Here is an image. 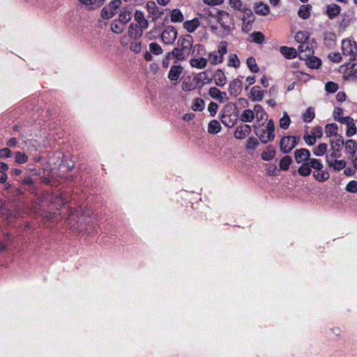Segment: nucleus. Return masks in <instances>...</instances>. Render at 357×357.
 Returning a JSON list of instances; mask_svg holds the SVG:
<instances>
[{"label":"nucleus","instance_id":"nucleus-13","mask_svg":"<svg viewBox=\"0 0 357 357\" xmlns=\"http://www.w3.org/2000/svg\"><path fill=\"white\" fill-rule=\"evenodd\" d=\"M135 20L139 27L146 29L149 26V22L145 19L144 13L140 10H136L134 15Z\"/></svg>","mask_w":357,"mask_h":357},{"label":"nucleus","instance_id":"nucleus-9","mask_svg":"<svg viewBox=\"0 0 357 357\" xmlns=\"http://www.w3.org/2000/svg\"><path fill=\"white\" fill-rule=\"evenodd\" d=\"M228 91L231 96L237 97L242 91L241 81L238 78L233 79L229 84Z\"/></svg>","mask_w":357,"mask_h":357},{"label":"nucleus","instance_id":"nucleus-53","mask_svg":"<svg viewBox=\"0 0 357 357\" xmlns=\"http://www.w3.org/2000/svg\"><path fill=\"white\" fill-rule=\"evenodd\" d=\"M115 14L116 13L114 12H113L112 10H110V8L108 6L104 7L101 10V13H100L101 17L103 19H107V20L112 18V17L114 16Z\"/></svg>","mask_w":357,"mask_h":357},{"label":"nucleus","instance_id":"nucleus-35","mask_svg":"<svg viewBox=\"0 0 357 357\" xmlns=\"http://www.w3.org/2000/svg\"><path fill=\"white\" fill-rule=\"evenodd\" d=\"M248 15V18L244 17L242 19V21H243L242 30L246 33L251 30V29H252L251 24L254 20L253 15H252V17H250V15Z\"/></svg>","mask_w":357,"mask_h":357},{"label":"nucleus","instance_id":"nucleus-7","mask_svg":"<svg viewBox=\"0 0 357 357\" xmlns=\"http://www.w3.org/2000/svg\"><path fill=\"white\" fill-rule=\"evenodd\" d=\"M238 120V115L236 112L229 113V111H223L221 115L222 123L228 128H232L235 126Z\"/></svg>","mask_w":357,"mask_h":357},{"label":"nucleus","instance_id":"nucleus-17","mask_svg":"<svg viewBox=\"0 0 357 357\" xmlns=\"http://www.w3.org/2000/svg\"><path fill=\"white\" fill-rule=\"evenodd\" d=\"M229 3L232 8L239 11H242L246 15H250V17H252V10L248 8H243L241 0H229Z\"/></svg>","mask_w":357,"mask_h":357},{"label":"nucleus","instance_id":"nucleus-45","mask_svg":"<svg viewBox=\"0 0 357 357\" xmlns=\"http://www.w3.org/2000/svg\"><path fill=\"white\" fill-rule=\"evenodd\" d=\"M197 86L196 82L194 81V78L191 82L183 81L182 82L181 88L185 91H191L195 90Z\"/></svg>","mask_w":357,"mask_h":357},{"label":"nucleus","instance_id":"nucleus-27","mask_svg":"<svg viewBox=\"0 0 357 357\" xmlns=\"http://www.w3.org/2000/svg\"><path fill=\"white\" fill-rule=\"evenodd\" d=\"M199 26V22L197 18H194L192 20H188L184 22V28L190 33L194 32Z\"/></svg>","mask_w":357,"mask_h":357},{"label":"nucleus","instance_id":"nucleus-3","mask_svg":"<svg viewBox=\"0 0 357 357\" xmlns=\"http://www.w3.org/2000/svg\"><path fill=\"white\" fill-rule=\"evenodd\" d=\"M310 165L311 169V174L313 178L318 182L323 183L328 181L330 178V174L319 159H316L312 162Z\"/></svg>","mask_w":357,"mask_h":357},{"label":"nucleus","instance_id":"nucleus-63","mask_svg":"<svg viewBox=\"0 0 357 357\" xmlns=\"http://www.w3.org/2000/svg\"><path fill=\"white\" fill-rule=\"evenodd\" d=\"M346 190L349 192L355 193L357 192V181H349L347 186H346Z\"/></svg>","mask_w":357,"mask_h":357},{"label":"nucleus","instance_id":"nucleus-20","mask_svg":"<svg viewBox=\"0 0 357 357\" xmlns=\"http://www.w3.org/2000/svg\"><path fill=\"white\" fill-rule=\"evenodd\" d=\"M255 118V107L252 110L246 109L243 111L240 116V120L245 123L252 122Z\"/></svg>","mask_w":357,"mask_h":357},{"label":"nucleus","instance_id":"nucleus-61","mask_svg":"<svg viewBox=\"0 0 357 357\" xmlns=\"http://www.w3.org/2000/svg\"><path fill=\"white\" fill-rule=\"evenodd\" d=\"M266 130H267V132H268L270 133V135L272 137H275V124H274V121H273V119H270L268 121V123L266 124Z\"/></svg>","mask_w":357,"mask_h":357},{"label":"nucleus","instance_id":"nucleus-22","mask_svg":"<svg viewBox=\"0 0 357 357\" xmlns=\"http://www.w3.org/2000/svg\"><path fill=\"white\" fill-rule=\"evenodd\" d=\"M255 118L257 122L260 123L261 121H266L267 119V114L260 105H255Z\"/></svg>","mask_w":357,"mask_h":357},{"label":"nucleus","instance_id":"nucleus-31","mask_svg":"<svg viewBox=\"0 0 357 357\" xmlns=\"http://www.w3.org/2000/svg\"><path fill=\"white\" fill-rule=\"evenodd\" d=\"M208 60L212 65H216L223 62V58H222L217 52H210L208 54L207 61Z\"/></svg>","mask_w":357,"mask_h":357},{"label":"nucleus","instance_id":"nucleus-16","mask_svg":"<svg viewBox=\"0 0 357 357\" xmlns=\"http://www.w3.org/2000/svg\"><path fill=\"white\" fill-rule=\"evenodd\" d=\"M144 29H142L138 26V24H134L132 23L128 29L129 36L137 40L139 39L143 33Z\"/></svg>","mask_w":357,"mask_h":357},{"label":"nucleus","instance_id":"nucleus-44","mask_svg":"<svg viewBox=\"0 0 357 357\" xmlns=\"http://www.w3.org/2000/svg\"><path fill=\"white\" fill-rule=\"evenodd\" d=\"M290 123V117L286 112H284L282 117L280 119V127L284 130H286L289 128Z\"/></svg>","mask_w":357,"mask_h":357},{"label":"nucleus","instance_id":"nucleus-57","mask_svg":"<svg viewBox=\"0 0 357 357\" xmlns=\"http://www.w3.org/2000/svg\"><path fill=\"white\" fill-rule=\"evenodd\" d=\"M227 43L226 41H221L218 46L217 52L222 58L224 59V55L227 52Z\"/></svg>","mask_w":357,"mask_h":357},{"label":"nucleus","instance_id":"nucleus-18","mask_svg":"<svg viewBox=\"0 0 357 357\" xmlns=\"http://www.w3.org/2000/svg\"><path fill=\"white\" fill-rule=\"evenodd\" d=\"M255 133L263 144H267L275 139V137H272L270 133L264 128L258 129Z\"/></svg>","mask_w":357,"mask_h":357},{"label":"nucleus","instance_id":"nucleus-15","mask_svg":"<svg viewBox=\"0 0 357 357\" xmlns=\"http://www.w3.org/2000/svg\"><path fill=\"white\" fill-rule=\"evenodd\" d=\"M194 81L198 87H202L204 84L209 83L211 79L208 77L207 73L204 71L195 76Z\"/></svg>","mask_w":357,"mask_h":357},{"label":"nucleus","instance_id":"nucleus-40","mask_svg":"<svg viewBox=\"0 0 357 357\" xmlns=\"http://www.w3.org/2000/svg\"><path fill=\"white\" fill-rule=\"evenodd\" d=\"M146 8L149 13L153 15H160V11L159 8L156 6L154 1H148L146 3Z\"/></svg>","mask_w":357,"mask_h":357},{"label":"nucleus","instance_id":"nucleus-39","mask_svg":"<svg viewBox=\"0 0 357 357\" xmlns=\"http://www.w3.org/2000/svg\"><path fill=\"white\" fill-rule=\"evenodd\" d=\"M308 58L307 64L311 68H318L321 65V61L320 59L316 56H306Z\"/></svg>","mask_w":357,"mask_h":357},{"label":"nucleus","instance_id":"nucleus-62","mask_svg":"<svg viewBox=\"0 0 357 357\" xmlns=\"http://www.w3.org/2000/svg\"><path fill=\"white\" fill-rule=\"evenodd\" d=\"M259 144V142L256 138L249 137L247 141L246 148L248 149H255L256 146Z\"/></svg>","mask_w":357,"mask_h":357},{"label":"nucleus","instance_id":"nucleus-59","mask_svg":"<svg viewBox=\"0 0 357 357\" xmlns=\"http://www.w3.org/2000/svg\"><path fill=\"white\" fill-rule=\"evenodd\" d=\"M303 139L305 143L309 146H312L316 143L317 139L316 135H312V134H305L303 136Z\"/></svg>","mask_w":357,"mask_h":357},{"label":"nucleus","instance_id":"nucleus-54","mask_svg":"<svg viewBox=\"0 0 357 357\" xmlns=\"http://www.w3.org/2000/svg\"><path fill=\"white\" fill-rule=\"evenodd\" d=\"M78 215H79V211L77 209H72V208L69 209L68 220L69 222L68 224L70 225L71 227L74 226L73 222L76 220V219L78 217Z\"/></svg>","mask_w":357,"mask_h":357},{"label":"nucleus","instance_id":"nucleus-12","mask_svg":"<svg viewBox=\"0 0 357 357\" xmlns=\"http://www.w3.org/2000/svg\"><path fill=\"white\" fill-rule=\"evenodd\" d=\"M298 51L299 52V58L301 59H306V56H312L313 51L309 47L307 43H301L298 47Z\"/></svg>","mask_w":357,"mask_h":357},{"label":"nucleus","instance_id":"nucleus-42","mask_svg":"<svg viewBox=\"0 0 357 357\" xmlns=\"http://www.w3.org/2000/svg\"><path fill=\"white\" fill-rule=\"evenodd\" d=\"M333 118L335 121L343 123L346 120V116L343 117V109L340 107H335L333 112Z\"/></svg>","mask_w":357,"mask_h":357},{"label":"nucleus","instance_id":"nucleus-41","mask_svg":"<svg viewBox=\"0 0 357 357\" xmlns=\"http://www.w3.org/2000/svg\"><path fill=\"white\" fill-rule=\"evenodd\" d=\"M183 15L178 9H174L171 13V21L173 22H181L183 21Z\"/></svg>","mask_w":357,"mask_h":357},{"label":"nucleus","instance_id":"nucleus-2","mask_svg":"<svg viewBox=\"0 0 357 357\" xmlns=\"http://www.w3.org/2000/svg\"><path fill=\"white\" fill-rule=\"evenodd\" d=\"M192 38L190 35L178 40L177 47L174 48L177 61H183L188 58L192 47Z\"/></svg>","mask_w":357,"mask_h":357},{"label":"nucleus","instance_id":"nucleus-19","mask_svg":"<svg viewBox=\"0 0 357 357\" xmlns=\"http://www.w3.org/2000/svg\"><path fill=\"white\" fill-rule=\"evenodd\" d=\"M183 68L181 66H173L169 72L168 77L172 81H177L182 73Z\"/></svg>","mask_w":357,"mask_h":357},{"label":"nucleus","instance_id":"nucleus-38","mask_svg":"<svg viewBox=\"0 0 357 357\" xmlns=\"http://www.w3.org/2000/svg\"><path fill=\"white\" fill-rule=\"evenodd\" d=\"M337 130L338 127L335 123H328L326 126L325 128V132L327 137H331L333 135H335L336 137L338 136Z\"/></svg>","mask_w":357,"mask_h":357},{"label":"nucleus","instance_id":"nucleus-52","mask_svg":"<svg viewBox=\"0 0 357 357\" xmlns=\"http://www.w3.org/2000/svg\"><path fill=\"white\" fill-rule=\"evenodd\" d=\"M228 66L237 68L240 66V61L236 54H230L229 56Z\"/></svg>","mask_w":357,"mask_h":357},{"label":"nucleus","instance_id":"nucleus-8","mask_svg":"<svg viewBox=\"0 0 357 357\" xmlns=\"http://www.w3.org/2000/svg\"><path fill=\"white\" fill-rule=\"evenodd\" d=\"M251 130L250 126L242 124L236 127L234 135L238 139H243L250 134Z\"/></svg>","mask_w":357,"mask_h":357},{"label":"nucleus","instance_id":"nucleus-1","mask_svg":"<svg viewBox=\"0 0 357 357\" xmlns=\"http://www.w3.org/2000/svg\"><path fill=\"white\" fill-rule=\"evenodd\" d=\"M295 161L301 165L298 169V173L301 176H307L311 174L310 165L317 158H311V153L307 149H298L294 151Z\"/></svg>","mask_w":357,"mask_h":357},{"label":"nucleus","instance_id":"nucleus-10","mask_svg":"<svg viewBox=\"0 0 357 357\" xmlns=\"http://www.w3.org/2000/svg\"><path fill=\"white\" fill-rule=\"evenodd\" d=\"M208 94L211 98L216 99L222 103L229 100L227 93L220 91L216 87L210 88Z\"/></svg>","mask_w":357,"mask_h":357},{"label":"nucleus","instance_id":"nucleus-21","mask_svg":"<svg viewBox=\"0 0 357 357\" xmlns=\"http://www.w3.org/2000/svg\"><path fill=\"white\" fill-rule=\"evenodd\" d=\"M341 11L340 6L333 3L328 5L326 8V14L330 19H334L339 15Z\"/></svg>","mask_w":357,"mask_h":357},{"label":"nucleus","instance_id":"nucleus-14","mask_svg":"<svg viewBox=\"0 0 357 357\" xmlns=\"http://www.w3.org/2000/svg\"><path fill=\"white\" fill-rule=\"evenodd\" d=\"M342 124H346L347 126V130L346 135L347 137H351L354 135L357 132L356 126L354 123V119L350 116H346V120Z\"/></svg>","mask_w":357,"mask_h":357},{"label":"nucleus","instance_id":"nucleus-30","mask_svg":"<svg viewBox=\"0 0 357 357\" xmlns=\"http://www.w3.org/2000/svg\"><path fill=\"white\" fill-rule=\"evenodd\" d=\"M275 155V151L271 146H268L261 153V158L265 161L272 160Z\"/></svg>","mask_w":357,"mask_h":357},{"label":"nucleus","instance_id":"nucleus-24","mask_svg":"<svg viewBox=\"0 0 357 357\" xmlns=\"http://www.w3.org/2000/svg\"><path fill=\"white\" fill-rule=\"evenodd\" d=\"M214 81L217 86H223L227 82V78L224 73L220 70H218L214 75Z\"/></svg>","mask_w":357,"mask_h":357},{"label":"nucleus","instance_id":"nucleus-49","mask_svg":"<svg viewBox=\"0 0 357 357\" xmlns=\"http://www.w3.org/2000/svg\"><path fill=\"white\" fill-rule=\"evenodd\" d=\"M82 4L88 6L89 9H96L100 7L98 0H79Z\"/></svg>","mask_w":357,"mask_h":357},{"label":"nucleus","instance_id":"nucleus-58","mask_svg":"<svg viewBox=\"0 0 357 357\" xmlns=\"http://www.w3.org/2000/svg\"><path fill=\"white\" fill-rule=\"evenodd\" d=\"M111 30L115 33H121L124 30L123 24L114 22L111 24Z\"/></svg>","mask_w":357,"mask_h":357},{"label":"nucleus","instance_id":"nucleus-48","mask_svg":"<svg viewBox=\"0 0 357 357\" xmlns=\"http://www.w3.org/2000/svg\"><path fill=\"white\" fill-rule=\"evenodd\" d=\"M28 161V156L24 153L17 151L15 153V162L17 164H24Z\"/></svg>","mask_w":357,"mask_h":357},{"label":"nucleus","instance_id":"nucleus-60","mask_svg":"<svg viewBox=\"0 0 357 357\" xmlns=\"http://www.w3.org/2000/svg\"><path fill=\"white\" fill-rule=\"evenodd\" d=\"M325 89L328 93H335L338 89V85L333 82H328L325 85Z\"/></svg>","mask_w":357,"mask_h":357},{"label":"nucleus","instance_id":"nucleus-36","mask_svg":"<svg viewBox=\"0 0 357 357\" xmlns=\"http://www.w3.org/2000/svg\"><path fill=\"white\" fill-rule=\"evenodd\" d=\"M292 162V159L289 155H285L283 158H281L279 163L280 169L283 171H287L289 168L290 165Z\"/></svg>","mask_w":357,"mask_h":357},{"label":"nucleus","instance_id":"nucleus-47","mask_svg":"<svg viewBox=\"0 0 357 357\" xmlns=\"http://www.w3.org/2000/svg\"><path fill=\"white\" fill-rule=\"evenodd\" d=\"M329 167H333L335 170L340 171L346 167V162L343 160H335L334 162H329Z\"/></svg>","mask_w":357,"mask_h":357},{"label":"nucleus","instance_id":"nucleus-5","mask_svg":"<svg viewBox=\"0 0 357 357\" xmlns=\"http://www.w3.org/2000/svg\"><path fill=\"white\" fill-rule=\"evenodd\" d=\"M342 50L344 55L349 56L354 59L357 56V43L354 40L344 39L342 42Z\"/></svg>","mask_w":357,"mask_h":357},{"label":"nucleus","instance_id":"nucleus-28","mask_svg":"<svg viewBox=\"0 0 357 357\" xmlns=\"http://www.w3.org/2000/svg\"><path fill=\"white\" fill-rule=\"evenodd\" d=\"M344 144L346 153L354 157L357 150V143L353 139H349Z\"/></svg>","mask_w":357,"mask_h":357},{"label":"nucleus","instance_id":"nucleus-11","mask_svg":"<svg viewBox=\"0 0 357 357\" xmlns=\"http://www.w3.org/2000/svg\"><path fill=\"white\" fill-rule=\"evenodd\" d=\"M253 8L255 13L259 15L266 16L270 13L269 6L261 1L255 3Z\"/></svg>","mask_w":357,"mask_h":357},{"label":"nucleus","instance_id":"nucleus-23","mask_svg":"<svg viewBox=\"0 0 357 357\" xmlns=\"http://www.w3.org/2000/svg\"><path fill=\"white\" fill-rule=\"evenodd\" d=\"M280 53L288 59H294L297 56V51L294 47L282 46L280 47Z\"/></svg>","mask_w":357,"mask_h":357},{"label":"nucleus","instance_id":"nucleus-32","mask_svg":"<svg viewBox=\"0 0 357 357\" xmlns=\"http://www.w3.org/2000/svg\"><path fill=\"white\" fill-rule=\"evenodd\" d=\"M310 8L309 5L301 6L298 11V16L303 20L308 19L310 16Z\"/></svg>","mask_w":357,"mask_h":357},{"label":"nucleus","instance_id":"nucleus-26","mask_svg":"<svg viewBox=\"0 0 357 357\" xmlns=\"http://www.w3.org/2000/svg\"><path fill=\"white\" fill-rule=\"evenodd\" d=\"M251 97L254 101H261L264 98V91L259 86H255L250 91Z\"/></svg>","mask_w":357,"mask_h":357},{"label":"nucleus","instance_id":"nucleus-6","mask_svg":"<svg viewBox=\"0 0 357 357\" xmlns=\"http://www.w3.org/2000/svg\"><path fill=\"white\" fill-rule=\"evenodd\" d=\"M177 37V30L172 26H167L161 33V38L164 43L172 45Z\"/></svg>","mask_w":357,"mask_h":357},{"label":"nucleus","instance_id":"nucleus-33","mask_svg":"<svg viewBox=\"0 0 357 357\" xmlns=\"http://www.w3.org/2000/svg\"><path fill=\"white\" fill-rule=\"evenodd\" d=\"M328 149V145L326 143H321L317 146H315L312 149V152L314 155L316 156H322L324 155Z\"/></svg>","mask_w":357,"mask_h":357},{"label":"nucleus","instance_id":"nucleus-43","mask_svg":"<svg viewBox=\"0 0 357 357\" xmlns=\"http://www.w3.org/2000/svg\"><path fill=\"white\" fill-rule=\"evenodd\" d=\"M314 116L315 114L314 109L312 107H309L303 114L302 118L304 122L310 123L314 119Z\"/></svg>","mask_w":357,"mask_h":357},{"label":"nucleus","instance_id":"nucleus-46","mask_svg":"<svg viewBox=\"0 0 357 357\" xmlns=\"http://www.w3.org/2000/svg\"><path fill=\"white\" fill-rule=\"evenodd\" d=\"M149 50L150 52L154 55H160L163 52L161 46L155 42L151 43L149 44Z\"/></svg>","mask_w":357,"mask_h":357},{"label":"nucleus","instance_id":"nucleus-4","mask_svg":"<svg viewBox=\"0 0 357 357\" xmlns=\"http://www.w3.org/2000/svg\"><path fill=\"white\" fill-rule=\"evenodd\" d=\"M300 140L299 137L296 136H284L282 137L280 142V151L283 153H290L298 144Z\"/></svg>","mask_w":357,"mask_h":357},{"label":"nucleus","instance_id":"nucleus-29","mask_svg":"<svg viewBox=\"0 0 357 357\" xmlns=\"http://www.w3.org/2000/svg\"><path fill=\"white\" fill-rule=\"evenodd\" d=\"M132 18V13L128 9L123 8L119 15V21L121 24L125 25Z\"/></svg>","mask_w":357,"mask_h":357},{"label":"nucleus","instance_id":"nucleus-50","mask_svg":"<svg viewBox=\"0 0 357 357\" xmlns=\"http://www.w3.org/2000/svg\"><path fill=\"white\" fill-rule=\"evenodd\" d=\"M246 63L248 67L252 73H257L259 70V67L256 63V61L253 57H249L247 59Z\"/></svg>","mask_w":357,"mask_h":357},{"label":"nucleus","instance_id":"nucleus-34","mask_svg":"<svg viewBox=\"0 0 357 357\" xmlns=\"http://www.w3.org/2000/svg\"><path fill=\"white\" fill-rule=\"evenodd\" d=\"M221 130L220 123L217 120H212L208 123V132L211 134H217Z\"/></svg>","mask_w":357,"mask_h":357},{"label":"nucleus","instance_id":"nucleus-56","mask_svg":"<svg viewBox=\"0 0 357 357\" xmlns=\"http://www.w3.org/2000/svg\"><path fill=\"white\" fill-rule=\"evenodd\" d=\"M204 108V101L202 98H196L192 106L194 111H202Z\"/></svg>","mask_w":357,"mask_h":357},{"label":"nucleus","instance_id":"nucleus-37","mask_svg":"<svg viewBox=\"0 0 357 357\" xmlns=\"http://www.w3.org/2000/svg\"><path fill=\"white\" fill-rule=\"evenodd\" d=\"M344 144L343 137L341 135L337 136V139L335 140L331 141V146L332 149L337 150V151H340L341 148L343 146Z\"/></svg>","mask_w":357,"mask_h":357},{"label":"nucleus","instance_id":"nucleus-55","mask_svg":"<svg viewBox=\"0 0 357 357\" xmlns=\"http://www.w3.org/2000/svg\"><path fill=\"white\" fill-rule=\"evenodd\" d=\"M307 39L308 34L305 31H298L295 35V40L301 44L305 43Z\"/></svg>","mask_w":357,"mask_h":357},{"label":"nucleus","instance_id":"nucleus-51","mask_svg":"<svg viewBox=\"0 0 357 357\" xmlns=\"http://www.w3.org/2000/svg\"><path fill=\"white\" fill-rule=\"evenodd\" d=\"M250 37L255 43L258 44L262 43L264 40V36L260 31H254L250 34Z\"/></svg>","mask_w":357,"mask_h":357},{"label":"nucleus","instance_id":"nucleus-64","mask_svg":"<svg viewBox=\"0 0 357 357\" xmlns=\"http://www.w3.org/2000/svg\"><path fill=\"white\" fill-rule=\"evenodd\" d=\"M121 0H113L107 6L110 10L116 13V10L120 7Z\"/></svg>","mask_w":357,"mask_h":357},{"label":"nucleus","instance_id":"nucleus-25","mask_svg":"<svg viewBox=\"0 0 357 357\" xmlns=\"http://www.w3.org/2000/svg\"><path fill=\"white\" fill-rule=\"evenodd\" d=\"M207 62V59L203 57L191 59L190 61L191 66L198 69H204L206 66Z\"/></svg>","mask_w":357,"mask_h":357}]
</instances>
